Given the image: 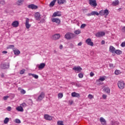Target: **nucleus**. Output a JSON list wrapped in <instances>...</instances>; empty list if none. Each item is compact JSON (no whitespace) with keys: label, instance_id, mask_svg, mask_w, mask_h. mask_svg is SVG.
Wrapping results in <instances>:
<instances>
[{"label":"nucleus","instance_id":"61","mask_svg":"<svg viewBox=\"0 0 125 125\" xmlns=\"http://www.w3.org/2000/svg\"><path fill=\"white\" fill-rule=\"evenodd\" d=\"M88 97H89V98H92V97H93V96H92V95L89 94V95H88Z\"/></svg>","mask_w":125,"mask_h":125},{"label":"nucleus","instance_id":"20","mask_svg":"<svg viewBox=\"0 0 125 125\" xmlns=\"http://www.w3.org/2000/svg\"><path fill=\"white\" fill-rule=\"evenodd\" d=\"M29 19H27L25 22V26L27 29H29V28H30V24H29Z\"/></svg>","mask_w":125,"mask_h":125},{"label":"nucleus","instance_id":"25","mask_svg":"<svg viewBox=\"0 0 125 125\" xmlns=\"http://www.w3.org/2000/svg\"><path fill=\"white\" fill-rule=\"evenodd\" d=\"M104 90L106 93H110V88H109V87H105Z\"/></svg>","mask_w":125,"mask_h":125},{"label":"nucleus","instance_id":"53","mask_svg":"<svg viewBox=\"0 0 125 125\" xmlns=\"http://www.w3.org/2000/svg\"><path fill=\"white\" fill-rule=\"evenodd\" d=\"M90 77H93V76H94V73L92 72H91L90 73Z\"/></svg>","mask_w":125,"mask_h":125},{"label":"nucleus","instance_id":"38","mask_svg":"<svg viewBox=\"0 0 125 125\" xmlns=\"http://www.w3.org/2000/svg\"><path fill=\"white\" fill-rule=\"evenodd\" d=\"M32 76L35 78V79H39V76L38 75L32 74Z\"/></svg>","mask_w":125,"mask_h":125},{"label":"nucleus","instance_id":"60","mask_svg":"<svg viewBox=\"0 0 125 125\" xmlns=\"http://www.w3.org/2000/svg\"><path fill=\"white\" fill-rule=\"evenodd\" d=\"M101 44H105V41L104 40L102 41Z\"/></svg>","mask_w":125,"mask_h":125},{"label":"nucleus","instance_id":"44","mask_svg":"<svg viewBox=\"0 0 125 125\" xmlns=\"http://www.w3.org/2000/svg\"><path fill=\"white\" fill-rule=\"evenodd\" d=\"M0 3L2 4V5H4L5 4V0H1L0 1Z\"/></svg>","mask_w":125,"mask_h":125},{"label":"nucleus","instance_id":"9","mask_svg":"<svg viewBox=\"0 0 125 125\" xmlns=\"http://www.w3.org/2000/svg\"><path fill=\"white\" fill-rule=\"evenodd\" d=\"M96 37L97 38H101V37H103V36H105V32H98L95 34Z\"/></svg>","mask_w":125,"mask_h":125},{"label":"nucleus","instance_id":"8","mask_svg":"<svg viewBox=\"0 0 125 125\" xmlns=\"http://www.w3.org/2000/svg\"><path fill=\"white\" fill-rule=\"evenodd\" d=\"M51 21L53 23L54 22L56 23V24H58V25H60V23H61V21L58 18L52 19Z\"/></svg>","mask_w":125,"mask_h":125},{"label":"nucleus","instance_id":"41","mask_svg":"<svg viewBox=\"0 0 125 125\" xmlns=\"http://www.w3.org/2000/svg\"><path fill=\"white\" fill-rule=\"evenodd\" d=\"M24 73H25V69H22V70H21L20 72V75H23V74H24Z\"/></svg>","mask_w":125,"mask_h":125},{"label":"nucleus","instance_id":"37","mask_svg":"<svg viewBox=\"0 0 125 125\" xmlns=\"http://www.w3.org/2000/svg\"><path fill=\"white\" fill-rule=\"evenodd\" d=\"M58 98H62L63 97V93H60L58 95Z\"/></svg>","mask_w":125,"mask_h":125},{"label":"nucleus","instance_id":"52","mask_svg":"<svg viewBox=\"0 0 125 125\" xmlns=\"http://www.w3.org/2000/svg\"><path fill=\"white\" fill-rule=\"evenodd\" d=\"M102 125H107V122L104 121V122H101Z\"/></svg>","mask_w":125,"mask_h":125},{"label":"nucleus","instance_id":"6","mask_svg":"<svg viewBox=\"0 0 125 125\" xmlns=\"http://www.w3.org/2000/svg\"><path fill=\"white\" fill-rule=\"evenodd\" d=\"M72 70L75 71V72H77V73H80L82 70H83V68L81 67L80 66H74Z\"/></svg>","mask_w":125,"mask_h":125},{"label":"nucleus","instance_id":"50","mask_svg":"<svg viewBox=\"0 0 125 125\" xmlns=\"http://www.w3.org/2000/svg\"><path fill=\"white\" fill-rule=\"evenodd\" d=\"M85 26H86V24L83 23L82 24L81 26V28H84L85 27Z\"/></svg>","mask_w":125,"mask_h":125},{"label":"nucleus","instance_id":"43","mask_svg":"<svg viewBox=\"0 0 125 125\" xmlns=\"http://www.w3.org/2000/svg\"><path fill=\"white\" fill-rule=\"evenodd\" d=\"M21 94H25V93H26V91L22 89L21 91Z\"/></svg>","mask_w":125,"mask_h":125},{"label":"nucleus","instance_id":"49","mask_svg":"<svg viewBox=\"0 0 125 125\" xmlns=\"http://www.w3.org/2000/svg\"><path fill=\"white\" fill-rule=\"evenodd\" d=\"M121 46H122V47H125V42H123L121 43Z\"/></svg>","mask_w":125,"mask_h":125},{"label":"nucleus","instance_id":"33","mask_svg":"<svg viewBox=\"0 0 125 125\" xmlns=\"http://www.w3.org/2000/svg\"><path fill=\"white\" fill-rule=\"evenodd\" d=\"M58 125H64V123L62 121H60L57 122Z\"/></svg>","mask_w":125,"mask_h":125},{"label":"nucleus","instance_id":"45","mask_svg":"<svg viewBox=\"0 0 125 125\" xmlns=\"http://www.w3.org/2000/svg\"><path fill=\"white\" fill-rule=\"evenodd\" d=\"M100 15H102V16H103V15H104V10H101V11H100Z\"/></svg>","mask_w":125,"mask_h":125},{"label":"nucleus","instance_id":"4","mask_svg":"<svg viewBox=\"0 0 125 125\" xmlns=\"http://www.w3.org/2000/svg\"><path fill=\"white\" fill-rule=\"evenodd\" d=\"M1 69H5L9 68V63L5 62V63H2L0 65Z\"/></svg>","mask_w":125,"mask_h":125},{"label":"nucleus","instance_id":"63","mask_svg":"<svg viewBox=\"0 0 125 125\" xmlns=\"http://www.w3.org/2000/svg\"><path fill=\"white\" fill-rule=\"evenodd\" d=\"M3 54H6V53H7V51H3L2 52Z\"/></svg>","mask_w":125,"mask_h":125},{"label":"nucleus","instance_id":"2","mask_svg":"<svg viewBox=\"0 0 125 125\" xmlns=\"http://www.w3.org/2000/svg\"><path fill=\"white\" fill-rule=\"evenodd\" d=\"M89 4L92 7H96L97 6V2L96 0H89Z\"/></svg>","mask_w":125,"mask_h":125},{"label":"nucleus","instance_id":"39","mask_svg":"<svg viewBox=\"0 0 125 125\" xmlns=\"http://www.w3.org/2000/svg\"><path fill=\"white\" fill-rule=\"evenodd\" d=\"M15 123H16V124H21V121H20V120L18 119H16L15 120Z\"/></svg>","mask_w":125,"mask_h":125},{"label":"nucleus","instance_id":"40","mask_svg":"<svg viewBox=\"0 0 125 125\" xmlns=\"http://www.w3.org/2000/svg\"><path fill=\"white\" fill-rule=\"evenodd\" d=\"M78 77L80 79H83V73H79L78 74Z\"/></svg>","mask_w":125,"mask_h":125},{"label":"nucleus","instance_id":"5","mask_svg":"<svg viewBox=\"0 0 125 125\" xmlns=\"http://www.w3.org/2000/svg\"><path fill=\"white\" fill-rule=\"evenodd\" d=\"M44 96H45L44 92H41L40 95L38 97V101H42V100L44 98Z\"/></svg>","mask_w":125,"mask_h":125},{"label":"nucleus","instance_id":"29","mask_svg":"<svg viewBox=\"0 0 125 125\" xmlns=\"http://www.w3.org/2000/svg\"><path fill=\"white\" fill-rule=\"evenodd\" d=\"M57 0H53L50 3V6H54V4H55V2H56Z\"/></svg>","mask_w":125,"mask_h":125},{"label":"nucleus","instance_id":"46","mask_svg":"<svg viewBox=\"0 0 125 125\" xmlns=\"http://www.w3.org/2000/svg\"><path fill=\"white\" fill-rule=\"evenodd\" d=\"M8 98H9V96H4L3 98V100H7V99Z\"/></svg>","mask_w":125,"mask_h":125},{"label":"nucleus","instance_id":"34","mask_svg":"<svg viewBox=\"0 0 125 125\" xmlns=\"http://www.w3.org/2000/svg\"><path fill=\"white\" fill-rule=\"evenodd\" d=\"M74 33L75 34V35H79V34H81V30H80L79 29L77 30L74 31Z\"/></svg>","mask_w":125,"mask_h":125},{"label":"nucleus","instance_id":"10","mask_svg":"<svg viewBox=\"0 0 125 125\" xmlns=\"http://www.w3.org/2000/svg\"><path fill=\"white\" fill-rule=\"evenodd\" d=\"M11 25L14 28H17L19 26V21H14L12 23Z\"/></svg>","mask_w":125,"mask_h":125},{"label":"nucleus","instance_id":"30","mask_svg":"<svg viewBox=\"0 0 125 125\" xmlns=\"http://www.w3.org/2000/svg\"><path fill=\"white\" fill-rule=\"evenodd\" d=\"M92 15H96L97 16H98V15H99V13L97 11H92Z\"/></svg>","mask_w":125,"mask_h":125},{"label":"nucleus","instance_id":"42","mask_svg":"<svg viewBox=\"0 0 125 125\" xmlns=\"http://www.w3.org/2000/svg\"><path fill=\"white\" fill-rule=\"evenodd\" d=\"M76 86H77V87H81L82 84L79 83H76Z\"/></svg>","mask_w":125,"mask_h":125},{"label":"nucleus","instance_id":"24","mask_svg":"<svg viewBox=\"0 0 125 125\" xmlns=\"http://www.w3.org/2000/svg\"><path fill=\"white\" fill-rule=\"evenodd\" d=\"M14 53L15 55H19L20 54V51L19 50H14Z\"/></svg>","mask_w":125,"mask_h":125},{"label":"nucleus","instance_id":"35","mask_svg":"<svg viewBox=\"0 0 125 125\" xmlns=\"http://www.w3.org/2000/svg\"><path fill=\"white\" fill-rule=\"evenodd\" d=\"M120 125V123H119V122L118 121L112 122V125Z\"/></svg>","mask_w":125,"mask_h":125},{"label":"nucleus","instance_id":"11","mask_svg":"<svg viewBox=\"0 0 125 125\" xmlns=\"http://www.w3.org/2000/svg\"><path fill=\"white\" fill-rule=\"evenodd\" d=\"M60 39V34H56L52 36V40L56 41V40H59Z\"/></svg>","mask_w":125,"mask_h":125},{"label":"nucleus","instance_id":"31","mask_svg":"<svg viewBox=\"0 0 125 125\" xmlns=\"http://www.w3.org/2000/svg\"><path fill=\"white\" fill-rule=\"evenodd\" d=\"M122 72H121V70H116L115 71L114 74L115 75H120Z\"/></svg>","mask_w":125,"mask_h":125},{"label":"nucleus","instance_id":"15","mask_svg":"<svg viewBox=\"0 0 125 125\" xmlns=\"http://www.w3.org/2000/svg\"><path fill=\"white\" fill-rule=\"evenodd\" d=\"M61 12H55L53 13V17H56V16H59L60 17L61 16Z\"/></svg>","mask_w":125,"mask_h":125},{"label":"nucleus","instance_id":"36","mask_svg":"<svg viewBox=\"0 0 125 125\" xmlns=\"http://www.w3.org/2000/svg\"><path fill=\"white\" fill-rule=\"evenodd\" d=\"M100 121L101 123H104V122H106V120L103 117H101L100 119Z\"/></svg>","mask_w":125,"mask_h":125},{"label":"nucleus","instance_id":"48","mask_svg":"<svg viewBox=\"0 0 125 125\" xmlns=\"http://www.w3.org/2000/svg\"><path fill=\"white\" fill-rule=\"evenodd\" d=\"M45 20H44V19H42L40 21V23H45Z\"/></svg>","mask_w":125,"mask_h":125},{"label":"nucleus","instance_id":"3","mask_svg":"<svg viewBox=\"0 0 125 125\" xmlns=\"http://www.w3.org/2000/svg\"><path fill=\"white\" fill-rule=\"evenodd\" d=\"M119 88L124 89L125 88V82L124 81H119L118 83Z\"/></svg>","mask_w":125,"mask_h":125},{"label":"nucleus","instance_id":"32","mask_svg":"<svg viewBox=\"0 0 125 125\" xmlns=\"http://www.w3.org/2000/svg\"><path fill=\"white\" fill-rule=\"evenodd\" d=\"M8 122H9V118L6 117V118H5L4 120V124H7L8 123Z\"/></svg>","mask_w":125,"mask_h":125},{"label":"nucleus","instance_id":"22","mask_svg":"<svg viewBox=\"0 0 125 125\" xmlns=\"http://www.w3.org/2000/svg\"><path fill=\"white\" fill-rule=\"evenodd\" d=\"M114 53H116L117 55H120V54H122L123 53V52L120 50H116L114 52Z\"/></svg>","mask_w":125,"mask_h":125},{"label":"nucleus","instance_id":"12","mask_svg":"<svg viewBox=\"0 0 125 125\" xmlns=\"http://www.w3.org/2000/svg\"><path fill=\"white\" fill-rule=\"evenodd\" d=\"M44 118L45 120H46L47 121H51L52 120V116H50L48 114H45L44 115Z\"/></svg>","mask_w":125,"mask_h":125},{"label":"nucleus","instance_id":"64","mask_svg":"<svg viewBox=\"0 0 125 125\" xmlns=\"http://www.w3.org/2000/svg\"><path fill=\"white\" fill-rule=\"evenodd\" d=\"M62 48H63V45H61L60 46V49H62Z\"/></svg>","mask_w":125,"mask_h":125},{"label":"nucleus","instance_id":"55","mask_svg":"<svg viewBox=\"0 0 125 125\" xmlns=\"http://www.w3.org/2000/svg\"><path fill=\"white\" fill-rule=\"evenodd\" d=\"M122 31L123 33H125V26L122 28Z\"/></svg>","mask_w":125,"mask_h":125},{"label":"nucleus","instance_id":"47","mask_svg":"<svg viewBox=\"0 0 125 125\" xmlns=\"http://www.w3.org/2000/svg\"><path fill=\"white\" fill-rule=\"evenodd\" d=\"M11 106H8L7 107V111H8L9 112H10V111H11Z\"/></svg>","mask_w":125,"mask_h":125},{"label":"nucleus","instance_id":"62","mask_svg":"<svg viewBox=\"0 0 125 125\" xmlns=\"http://www.w3.org/2000/svg\"><path fill=\"white\" fill-rule=\"evenodd\" d=\"M82 42H80L78 44V45L79 46H81V45H82Z\"/></svg>","mask_w":125,"mask_h":125},{"label":"nucleus","instance_id":"14","mask_svg":"<svg viewBox=\"0 0 125 125\" xmlns=\"http://www.w3.org/2000/svg\"><path fill=\"white\" fill-rule=\"evenodd\" d=\"M45 67V63H41L38 65L39 70H42Z\"/></svg>","mask_w":125,"mask_h":125},{"label":"nucleus","instance_id":"51","mask_svg":"<svg viewBox=\"0 0 125 125\" xmlns=\"http://www.w3.org/2000/svg\"><path fill=\"white\" fill-rule=\"evenodd\" d=\"M26 103H24L21 104V106H22V107H26Z\"/></svg>","mask_w":125,"mask_h":125},{"label":"nucleus","instance_id":"18","mask_svg":"<svg viewBox=\"0 0 125 125\" xmlns=\"http://www.w3.org/2000/svg\"><path fill=\"white\" fill-rule=\"evenodd\" d=\"M16 110H17V111H18L19 112H23L24 111L23 107H22V106H21L17 107Z\"/></svg>","mask_w":125,"mask_h":125},{"label":"nucleus","instance_id":"56","mask_svg":"<svg viewBox=\"0 0 125 125\" xmlns=\"http://www.w3.org/2000/svg\"><path fill=\"white\" fill-rule=\"evenodd\" d=\"M109 67H110L111 68H113V67H114V64L110 63L109 64Z\"/></svg>","mask_w":125,"mask_h":125},{"label":"nucleus","instance_id":"27","mask_svg":"<svg viewBox=\"0 0 125 125\" xmlns=\"http://www.w3.org/2000/svg\"><path fill=\"white\" fill-rule=\"evenodd\" d=\"M119 3V0H115L114 1H113L112 2L113 5H118Z\"/></svg>","mask_w":125,"mask_h":125},{"label":"nucleus","instance_id":"57","mask_svg":"<svg viewBox=\"0 0 125 125\" xmlns=\"http://www.w3.org/2000/svg\"><path fill=\"white\" fill-rule=\"evenodd\" d=\"M69 46L71 48H73V47H74V44H73V43H70L69 45Z\"/></svg>","mask_w":125,"mask_h":125},{"label":"nucleus","instance_id":"23","mask_svg":"<svg viewBox=\"0 0 125 125\" xmlns=\"http://www.w3.org/2000/svg\"><path fill=\"white\" fill-rule=\"evenodd\" d=\"M25 0H18L16 3L18 5H21L22 3H23V1H24Z\"/></svg>","mask_w":125,"mask_h":125},{"label":"nucleus","instance_id":"13","mask_svg":"<svg viewBox=\"0 0 125 125\" xmlns=\"http://www.w3.org/2000/svg\"><path fill=\"white\" fill-rule=\"evenodd\" d=\"M35 19H36V20H38L39 21H40V20H41V14H40V13L39 12H37L35 13Z\"/></svg>","mask_w":125,"mask_h":125},{"label":"nucleus","instance_id":"1","mask_svg":"<svg viewBox=\"0 0 125 125\" xmlns=\"http://www.w3.org/2000/svg\"><path fill=\"white\" fill-rule=\"evenodd\" d=\"M75 37V34L68 32L64 35L65 39H66V40H71V39H73Z\"/></svg>","mask_w":125,"mask_h":125},{"label":"nucleus","instance_id":"21","mask_svg":"<svg viewBox=\"0 0 125 125\" xmlns=\"http://www.w3.org/2000/svg\"><path fill=\"white\" fill-rule=\"evenodd\" d=\"M106 78V76H103L101 77L98 80H97V82H104L105 81V78Z\"/></svg>","mask_w":125,"mask_h":125},{"label":"nucleus","instance_id":"7","mask_svg":"<svg viewBox=\"0 0 125 125\" xmlns=\"http://www.w3.org/2000/svg\"><path fill=\"white\" fill-rule=\"evenodd\" d=\"M85 42L87 43V44H88V45H90V46H93V45H94L93 42H91V39H90V38L86 39Z\"/></svg>","mask_w":125,"mask_h":125},{"label":"nucleus","instance_id":"28","mask_svg":"<svg viewBox=\"0 0 125 125\" xmlns=\"http://www.w3.org/2000/svg\"><path fill=\"white\" fill-rule=\"evenodd\" d=\"M39 8V7L37 5H36L34 4H32V9H38Z\"/></svg>","mask_w":125,"mask_h":125},{"label":"nucleus","instance_id":"54","mask_svg":"<svg viewBox=\"0 0 125 125\" xmlns=\"http://www.w3.org/2000/svg\"><path fill=\"white\" fill-rule=\"evenodd\" d=\"M103 98L104 99H106V98H107V95H103Z\"/></svg>","mask_w":125,"mask_h":125},{"label":"nucleus","instance_id":"59","mask_svg":"<svg viewBox=\"0 0 125 125\" xmlns=\"http://www.w3.org/2000/svg\"><path fill=\"white\" fill-rule=\"evenodd\" d=\"M9 48H13L14 47V46L13 45H10L9 46Z\"/></svg>","mask_w":125,"mask_h":125},{"label":"nucleus","instance_id":"16","mask_svg":"<svg viewBox=\"0 0 125 125\" xmlns=\"http://www.w3.org/2000/svg\"><path fill=\"white\" fill-rule=\"evenodd\" d=\"M109 51L112 52V53H115V51H116V48H115V47H114L113 46H110Z\"/></svg>","mask_w":125,"mask_h":125},{"label":"nucleus","instance_id":"19","mask_svg":"<svg viewBox=\"0 0 125 125\" xmlns=\"http://www.w3.org/2000/svg\"><path fill=\"white\" fill-rule=\"evenodd\" d=\"M66 0H58V4H63L66 3Z\"/></svg>","mask_w":125,"mask_h":125},{"label":"nucleus","instance_id":"26","mask_svg":"<svg viewBox=\"0 0 125 125\" xmlns=\"http://www.w3.org/2000/svg\"><path fill=\"white\" fill-rule=\"evenodd\" d=\"M104 15H106V16H108V15H109V10H108V9H105L104 10Z\"/></svg>","mask_w":125,"mask_h":125},{"label":"nucleus","instance_id":"58","mask_svg":"<svg viewBox=\"0 0 125 125\" xmlns=\"http://www.w3.org/2000/svg\"><path fill=\"white\" fill-rule=\"evenodd\" d=\"M87 16H92V12H91L90 13H88V14L87 15Z\"/></svg>","mask_w":125,"mask_h":125},{"label":"nucleus","instance_id":"17","mask_svg":"<svg viewBox=\"0 0 125 125\" xmlns=\"http://www.w3.org/2000/svg\"><path fill=\"white\" fill-rule=\"evenodd\" d=\"M71 96L72 97H80V94L74 92L71 93Z\"/></svg>","mask_w":125,"mask_h":125}]
</instances>
